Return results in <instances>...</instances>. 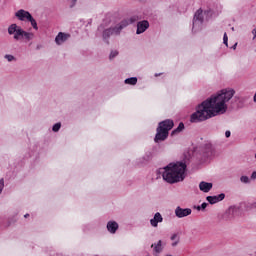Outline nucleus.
Listing matches in <instances>:
<instances>
[{
    "label": "nucleus",
    "instance_id": "f257e3e1",
    "mask_svg": "<svg viewBox=\"0 0 256 256\" xmlns=\"http://www.w3.org/2000/svg\"><path fill=\"white\" fill-rule=\"evenodd\" d=\"M233 95H235V90L228 88L206 99L198 105L196 112L191 115V123H199L201 121H207L211 117L223 115V113L227 112V102L233 99Z\"/></svg>",
    "mask_w": 256,
    "mask_h": 256
},
{
    "label": "nucleus",
    "instance_id": "f03ea898",
    "mask_svg": "<svg viewBox=\"0 0 256 256\" xmlns=\"http://www.w3.org/2000/svg\"><path fill=\"white\" fill-rule=\"evenodd\" d=\"M185 171H187V164L184 162L170 163L164 168H160L158 173L162 174V177L166 183H181L185 180Z\"/></svg>",
    "mask_w": 256,
    "mask_h": 256
},
{
    "label": "nucleus",
    "instance_id": "7ed1b4c3",
    "mask_svg": "<svg viewBox=\"0 0 256 256\" xmlns=\"http://www.w3.org/2000/svg\"><path fill=\"white\" fill-rule=\"evenodd\" d=\"M8 34L13 35L14 41H21V39H25V41H33V39H35V34L33 32L25 31L17 24H11L8 27Z\"/></svg>",
    "mask_w": 256,
    "mask_h": 256
},
{
    "label": "nucleus",
    "instance_id": "20e7f679",
    "mask_svg": "<svg viewBox=\"0 0 256 256\" xmlns=\"http://www.w3.org/2000/svg\"><path fill=\"white\" fill-rule=\"evenodd\" d=\"M173 120L167 119L159 123L157 132L154 138L155 143H161V141H165L169 137V131L173 129Z\"/></svg>",
    "mask_w": 256,
    "mask_h": 256
},
{
    "label": "nucleus",
    "instance_id": "39448f33",
    "mask_svg": "<svg viewBox=\"0 0 256 256\" xmlns=\"http://www.w3.org/2000/svg\"><path fill=\"white\" fill-rule=\"evenodd\" d=\"M15 17H17V19L19 21H28L29 23H31V26L33 27V29L35 31H39V26L37 25V20H35V18H33V16L31 15V13L29 11L20 9L15 13Z\"/></svg>",
    "mask_w": 256,
    "mask_h": 256
},
{
    "label": "nucleus",
    "instance_id": "423d86ee",
    "mask_svg": "<svg viewBox=\"0 0 256 256\" xmlns=\"http://www.w3.org/2000/svg\"><path fill=\"white\" fill-rule=\"evenodd\" d=\"M203 29V10L199 9L194 14L192 31L197 33V31H201Z\"/></svg>",
    "mask_w": 256,
    "mask_h": 256
},
{
    "label": "nucleus",
    "instance_id": "0eeeda50",
    "mask_svg": "<svg viewBox=\"0 0 256 256\" xmlns=\"http://www.w3.org/2000/svg\"><path fill=\"white\" fill-rule=\"evenodd\" d=\"M174 213L178 219H183L184 217H189V215L193 213V210H191V208H182L181 206H178L176 207Z\"/></svg>",
    "mask_w": 256,
    "mask_h": 256
},
{
    "label": "nucleus",
    "instance_id": "6e6552de",
    "mask_svg": "<svg viewBox=\"0 0 256 256\" xmlns=\"http://www.w3.org/2000/svg\"><path fill=\"white\" fill-rule=\"evenodd\" d=\"M98 31H102V39H103V41H105V43H109V39H110L111 35H115L113 33V30L111 29V27L105 29L104 24H101L98 27Z\"/></svg>",
    "mask_w": 256,
    "mask_h": 256
},
{
    "label": "nucleus",
    "instance_id": "1a4fd4ad",
    "mask_svg": "<svg viewBox=\"0 0 256 256\" xmlns=\"http://www.w3.org/2000/svg\"><path fill=\"white\" fill-rule=\"evenodd\" d=\"M126 27H129V23L127 21H120L118 24H116L114 27H110L112 29V33L114 35H121V31L125 29Z\"/></svg>",
    "mask_w": 256,
    "mask_h": 256
},
{
    "label": "nucleus",
    "instance_id": "9d476101",
    "mask_svg": "<svg viewBox=\"0 0 256 256\" xmlns=\"http://www.w3.org/2000/svg\"><path fill=\"white\" fill-rule=\"evenodd\" d=\"M149 29V21L142 20L137 23L136 35H141V33H145Z\"/></svg>",
    "mask_w": 256,
    "mask_h": 256
},
{
    "label": "nucleus",
    "instance_id": "9b49d317",
    "mask_svg": "<svg viewBox=\"0 0 256 256\" xmlns=\"http://www.w3.org/2000/svg\"><path fill=\"white\" fill-rule=\"evenodd\" d=\"M70 37V34L59 32L55 37V43L56 45H63V43H65V41H68Z\"/></svg>",
    "mask_w": 256,
    "mask_h": 256
},
{
    "label": "nucleus",
    "instance_id": "f8f14e48",
    "mask_svg": "<svg viewBox=\"0 0 256 256\" xmlns=\"http://www.w3.org/2000/svg\"><path fill=\"white\" fill-rule=\"evenodd\" d=\"M225 199V193L218 194L216 196H208L206 197V201L210 203V205H215V203H219Z\"/></svg>",
    "mask_w": 256,
    "mask_h": 256
},
{
    "label": "nucleus",
    "instance_id": "ddd939ff",
    "mask_svg": "<svg viewBox=\"0 0 256 256\" xmlns=\"http://www.w3.org/2000/svg\"><path fill=\"white\" fill-rule=\"evenodd\" d=\"M159 223H163V216L161 213L156 212L154 217L150 219V225L151 227H159Z\"/></svg>",
    "mask_w": 256,
    "mask_h": 256
},
{
    "label": "nucleus",
    "instance_id": "4468645a",
    "mask_svg": "<svg viewBox=\"0 0 256 256\" xmlns=\"http://www.w3.org/2000/svg\"><path fill=\"white\" fill-rule=\"evenodd\" d=\"M199 189L202 193H209L213 189V183L201 181L199 183Z\"/></svg>",
    "mask_w": 256,
    "mask_h": 256
},
{
    "label": "nucleus",
    "instance_id": "2eb2a0df",
    "mask_svg": "<svg viewBox=\"0 0 256 256\" xmlns=\"http://www.w3.org/2000/svg\"><path fill=\"white\" fill-rule=\"evenodd\" d=\"M117 229H119V224L116 221H109L107 223V230L109 233L115 234L117 233Z\"/></svg>",
    "mask_w": 256,
    "mask_h": 256
},
{
    "label": "nucleus",
    "instance_id": "dca6fc26",
    "mask_svg": "<svg viewBox=\"0 0 256 256\" xmlns=\"http://www.w3.org/2000/svg\"><path fill=\"white\" fill-rule=\"evenodd\" d=\"M154 253L159 254L163 251V241L159 240L157 243L151 245Z\"/></svg>",
    "mask_w": 256,
    "mask_h": 256
},
{
    "label": "nucleus",
    "instance_id": "f3484780",
    "mask_svg": "<svg viewBox=\"0 0 256 256\" xmlns=\"http://www.w3.org/2000/svg\"><path fill=\"white\" fill-rule=\"evenodd\" d=\"M213 155V147L211 145L205 146L204 157L210 158Z\"/></svg>",
    "mask_w": 256,
    "mask_h": 256
},
{
    "label": "nucleus",
    "instance_id": "a211bd4d",
    "mask_svg": "<svg viewBox=\"0 0 256 256\" xmlns=\"http://www.w3.org/2000/svg\"><path fill=\"white\" fill-rule=\"evenodd\" d=\"M151 157H152L151 153L146 154L144 157H142L138 160V165H143L144 163L151 161Z\"/></svg>",
    "mask_w": 256,
    "mask_h": 256
},
{
    "label": "nucleus",
    "instance_id": "6ab92c4d",
    "mask_svg": "<svg viewBox=\"0 0 256 256\" xmlns=\"http://www.w3.org/2000/svg\"><path fill=\"white\" fill-rule=\"evenodd\" d=\"M237 213H239V209H237L236 207H230L227 211L228 215L230 216V219H233V217L237 216Z\"/></svg>",
    "mask_w": 256,
    "mask_h": 256
},
{
    "label": "nucleus",
    "instance_id": "aec40b11",
    "mask_svg": "<svg viewBox=\"0 0 256 256\" xmlns=\"http://www.w3.org/2000/svg\"><path fill=\"white\" fill-rule=\"evenodd\" d=\"M123 21H126L128 25H132V23H136V21H139V16L134 15V16H131L130 18L123 19Z\"/></svg>",
    "mask_w": 256,
    "mask_h": 256
},
{
    "label": "nucleus",
    "instance_id": "412c9836",
    "mask_svg": "<svg viewBox=\"0 0 256 256\" xmlns=\"http://www.w3.org/2000/svg\"><path fill=\"white\" fill-rule=\"evenodd\" d=\"M124 83L126 85H137V77L127 78L125 79Z\"/></svg>",
    "mask_w": 256,
    "mask_h": 256
},
{
    "label": "nucleus",
    "instance_id": "4be33fe9",
    "mask_svg": "<svg viewBox=\"0 0 256 256\" xmlns=\"http://www.w3.org/2000/svg\"><path fill=\"white\" fill-rule=\"evenodd\" d=\"M170 239L173 241L172 247H177L179 244V236L177 234H173Z\"/></svg>",
    "mask_w": 256,
    "mask_h": 256
},
{
    "label": "nucleus",
    "instance_id": "5701e85b",
    "mask_svg": "<svg viewBox=\"0 0 256 256\" xmlns=\"http://www.w3.org/2000/svg\"><path fill=\"white\" fill-rule=\"evenodd\" d=\"M183 129H185V124H183V122H180L178 127L172 131V135H175V133H181Z\"/></svg>",
    "mask_w": 256,
    "mask_h": 256
},
{
    "label": "nucleus",
    "instance_id": "b1692460",
    "mask_svg": "<svg viewBox=\"0 0 256 256\" xmlns=\"http://www.w3.org/2000/svg\"><path fill=\"white\" fill-rule=\"evenodd\" d=\"M240 181H241V183H245V184L251 183V179L248 178V176H241Z\"/></svg>",
    "mask_w": 256,
    "mask_h": 256
},
{
    "label": "nucleus",
    "instance_id": "393cba45",
    "mask_svg": "<svg viewBox=\"0 0 256 256\" xmlns=\"http://www.w3.org/2000/svg\"><path fill=\"white\" fill-rule=\"evenodd\" d=\"M59 129H61V122H58V123L54 124L53 127H52V131L54 133H57V131H59Z\"/></svg>",
    "mask_w": 256,
    "mask_h": 256
},
{
    "label": "nucleus",
    "instance_id": "a878e982",
    "mask_svg": "<svg viewBox=\"0 0 256 256\" xmlns=\"http://www.w3.org/2000/svg\"><path fill=\"white\" fill-rule=\"evenodd\" d=\"M117 55H119V51L113 50V51H111L109 57H110V59H115V57H117Z\"/></svg>",
    "mask_w": 256,
    "mask_h": 256
},
{
    "label": "nucleus",
    "instance_id": "bb28decb",
    "mask_svg": "<svg viewBox=\"0 0 256 256\" xmlns=\"http://www.w3.org/2000/svg\"><path fill=\"white\" fill-rule=\"evenodd\" d=\"M5 188V180L2 178L0 179V195L3 193V189Z\"/></svg>",
    "mask_w": 256,
    "mask_h": 256
},
{
    "label": "nucleus",
    "instance_id": "cd10ccee",
    "mask_svg": "<svg viewBox=\"0 0 256 256\" xmlns=\"http://www.w3.org/2000/svg\"><path fill=\"white\" fill-rule=\"evenodd\" d=\"M229 38L227 37V33H224V36H223V43L224 45H226V47H229Z\"/></svg>",
    "mask_w": 256,
    "mask_h": 256
},
{
    "label": "nucleus",
    "instance_id": "c85d7f7f",
    "mask_svg": "<svg viewBox=\"0 0 256 256\" xmlns=\"http://www.w3.org/2000/svg\"><path fill=\"white\" fill-rule=\"evenodd\" d=\"M4 58L7 59V61L11 62V61H15V56L11 55V54H6L4 56Z\"/></svg>",
    "mask_w": 256,
    "mask_h": 256
},
{
    "label": "nucleus",
    "instance_id": "c756f323",
    "mask_svg": "<svg viewBox=\"0 0 256 256\" xmlns=\"http://www.w3.org/2000/svg\"><path fill=\"white\" fill-rule=\"evenodd\" d=\"M69 5L71 8L75 7V5H77V0H70Z\"/></svg>",
    "mask_w": 256,
    "mask_h": 256
},
{
    "label": "nucleus",
    "instance_id": "7c9ffc66",
    "mask_svg": "<svg viewBox=\"0 0 256 256\" xmlns=\"http://www.w3.org/2000/svg\"><path fill=\"white\" fill-rule=\"evenodd\" d=\"M198 209H207V203H202L201 206H198Z\"/></svg>",
    "mask_w": 256,
    "mask_h": 256
},
{
    "label": "nucleus",
    "instance_id": "2f4dec72",
    "mask_svg": "<svg viewBox=\"0 0 256 256\" xmlns=\"http://www.w3.org/2000/svg\"><path fill=\"white\" fill-rule=\"evenodd\" d=\"M250 179H252V181H255V179H256V171L252 172Z\"/></svg>",
    "mask_w": 256,
    "mask_h": 256
},
{
    "label": "nucleus",
    "instance_id": "473e14b6",
    "mask_svg": "<svg viewBox=\"0 0 256 256\" xmlns=\"http://www.w3.org/2000/svg\"><path fill=\"white\" fill-rule=\"evenodd\" d=\"M225 137H226L227 139H229V137H231V131L227 130V131L225 132Z\"/></svg>",
    "mask_w": 256,
    "mask_h": 256
},
{
    "label": "nucleus",
    "instance_id": "72a5a7b5",
    "mask_svg": "<svg viewBox=\"0 0 256 256\" xmlns=\"http://www.w3.org/2000/svg\"><path fill=\"white\" fill-rule=\"evenodd\" d=\"M232 49H237V43L232 46Z\"/></svg>",
    "mask_w": 256,
    "mask_h": 256
},
{
    "label": "nucleus",
    "instance_id": "f704fd0d",
    "mask_svg": "<svg viewBox=\"0 0 256 256\" xmlns=\"http://www.w3.org/2000/svg\"><path fill=\"white\" fill-rule=\"evenodd\" d=\"M252 33L254 34V37H256V29H254Z\"/></svg>",
    "mask_w": 256,
    "mask_h": 256
},
{
    "label": "nucleus",
    "instance_id": "c9c22d12",
    "mask_svg": "<svg viewBox=\"0 0 256 256\" xmlns=\"http://www.w3.org/2000/svg\"><path fill=\"white\" fill-rule=\"evenodd\" d=\"M24 217H25V218L29 217V214H26Z\"/></svg>",
    "mask_w": 256,
    "mask_h": 256
},
{
    "label": "nucleus",
    "instance_id": "e433bc0d",
    "mask_svg": "<svg viewBox=\"0 0 256 256\" xmlns=\"http://www.w3.org/2000/svg\"><path fill=\"white\" fill-rule=\"evenodd\" d=\"M155 77H159V74H155Z\"/></svg>",
    "mask_w": 256,
    "mask_h": 256
},
{
    "label": "nucleus",
    "instance_id": "4c0bfd02",
    "mask_svg": "<svg viewBox=\"0 0 256 256\" xmlns=\"http://www.w3.org/2000/svg\"><path fill=\"white\" fill-rule=\"evenodd\" d=\"M253 206L256 207V203H254Z\"/></svg>",
    "mask_w": 256,
    "mask_h": 256
}]
</instances>
